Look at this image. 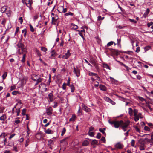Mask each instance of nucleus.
<instances>
[{"label":"nucleus","instance_id":"nucleus-1","mask_svg":"<svg viewBox=\"0 0 153 153\" xmlns=\"http://www.w3.org/2000/svg\"><path fill=\"white\" fill-rule=\"evenodd\" d=\"M108 122L111 125H114V127L116 128H118L120 126L124 131H126V128L128 127L130 123V121L128 120L124 122L123 120L114 121L109 120Z\"/></svg>","mask_w":153,"mask_h":153},{"label":"nucleus","instance_id":"nucleus-2","mask_svg":"<svg viewBox=\"0 0 153 153\" xmlns=\"http://www.w3.org/2000/svg\"><path fill=\"white\" fill-rule=\"evenodd\" d=\"M145 137L146 138L144 139V142L146 141H151L153 140V132L151 135L144 134V137Z\"/></svg>","mask_w":153,"mask_h":153},{"label":"nucleus","instance_id":"nucleus-3","mask_svg":"<svg viewBox=\"0 0 153 153\" xmlns=\"http://www.w3.org/2000/svg\"><path fill=\"white\" fill-rule=\"evenodd\" d=\"M22 2L24 4H25L26 6L29 8L31 7L33 4L32 0H22Z\"/></svg>","mask_w":153,"mask_h":153},{"label":"nucleus","instance_id":"nucleus-4","mask_svg":"<svg viewBox=\"0 0 153 153\" xmlns=\"http://www.w3.org/2000/svg\"><path fill=\"white\" fill-rule=\"evenodd\" d=\"M110 50L111 52L114 55H118L120 54V53H122L123 52L121 51H119L115 49H113L112 48L110 49Z\"/></svg>","mask_w":153,"mask_h":153},{"label":"nucleus","instance_id":"nucleus-5","mask_svg":"<svg viewBox=\"0 0 153 153\" xmlns=\"http://www.w3.org/2000/svg\"><path fill=\"white\" fill-rule=\"evenodd\" d=\"M138 143L140 149V150H143V139H140L138 141Z\"/></svg>","mask_w":153,"mask_h":153},{"label":"nucleus","instance_id":"nucleus-6","mask_svg":"<svg viewBox=\"0 0 153 153\" xmlns=\"http://www.w3.org/2000/svg\"><path fill=\"white\" fill-rule=\"evenodd\" d=\"M89 62L93 65L95 67L97 70L99 69V66L98 64L96 62L95 60L91 59H90Z\"/></svg>","mask_w":153,"mask_h":153},{"label":"nucleus","instance_id":"nucleus-7","mask_svg":"<svg viewBox=\"0 0 153 153\" xmlns=\"http://www.w3.org/2000/svg\"><path fill=\"white\" fill-rule=\"evenodd\" d=\"M73 68L74 73L75 74L76 76L77 77H79L80 76V71L79 69L77 68V67H76V68L74 66V67Z\"/></svg>","mask_w":153,"mask_h":153},{"label":"nucleus","instance_id":"nucleus-8","mask_svg":"<svg viewBox=\"0 0 153 153\" xmlns=\"http://www.w3.org/2000/svg\"><path fill=\"white\" fill-rule=\"evenodd\" d=\"M32 79H33L34 81H36V82L35 84V85H38L39 83L41 82L42 80H43V78H39L38 79L36 78V79L34 78L33 77L32 78Z\"/></svg>","mask_w":153,"mask_h":153},{"label":"nucleus","instance_id":"nucleus-9","mask_svg":"<svg viewBox=\"0 0 153 153\" xmlns=\"http://www.w3.org/2000/svg\"><path fill=\"white\" fill-rule=\"evenodd\" d=\"M71 53H70V51L68 50L67 51V52L65 54L63 55L62 57V59H67L70 56Z\"/></svg>","mask_w":153,"mask_h":153},{"label":"nucleus","instance_id":"nucleus-10","mask_svg":"<svg viewBox=\"0 0 153 153\" xmlns=\"http://www.w3.org/2000/svg\"><path fill=\"white\" fill-rule=\"evenodd\" d=\"M46 111L47 114L48 115H50L52 114V108L51 107H49L46 109Z\"/></svg>","mask_w":153,"mask_h":153},{"label":"nucleus","instance_id":"nucleus-11","mask_svg":"<svg viewBox=\"0 0 153 153\" xmlns=\"http://www.w3.org/2000/svg\"><path fill=\"white\" fill-rule=\"evenodd\" d=\"M7 7L6 6H4L2 7L1 9V11L2 13H6L7 14H8V13L7 12Z\"/></svg>","mask_w":153,"mask_h":153},{"label":"nucleus","instance_id":"nucleus-12","mask_svg":"<svg viewBox=\"0 0 153 153\" xmlns=\"http://www.w3.org/2000/svg\"><path fill=\"white\" fill-rule=\"evenodd\" d=\"M58 18V16H56L55 17H52V18L51 24H52L56 25V22Z\"/></svg>","mask_w":153,"mask_h":153},{"label":"nucleus","instance_id":"nucleus-13","mask_svg":"<svg viewBox=\"0 0 153 153\" xmlns=\"http://www.w3.org/2000/svg\"><path fill=\"white\" fill-rule=\"evenodd\" d=\"M21 108H20L17 107V106L15 109V114H16V116H19L20 114V109Z\"/></svg>","mask_w":153,"mask_h":153},{"label":"nucleus","instance_id":"nucleus-14","mask_svg":"<svg viewBox=\"0 0 153 153\" xmlns=\"http://www.w3.org/2000/svg\"><path fill=\"white\" fill-rule=\"evenodd\" d=\"M82 109L85 110L86 112H88L89 111V108L85 105L84 103H82Z\"/></svg>","mask_w":153,"mask_h":153},{"label":"nucleus","instance_id":"nucleus-15","mask_svg":"<svg viewBox=\"0 0 153 153\" xmlns=\"http://www.w3.org/2000/svg\"><path fill=\"white\" fill-rule=\"evenodd\" d=\"M53 144V140L50 139L48 140V145L49 148L51 149H52V145Z\"/></svg>","mask_w":153,"mask_h":153},{"label":"nucleus","instance_id":"nucleus-16","mask_svg":"<svg viewBox=\"0 0 153 153\" xmlns=\"http://www.w3.org/2000/svg\"><path fill=\"white\" fill-rule=\"evenodd\" d=\"M45 132L46 134H52L53 133V131L49 129H48L46 130L45 129Z\"/></svg>","mask_w":153,"mask_h":153},{"label":"nucleus","instance_id":"nucleus-17","mask_svg":"<svg viewBox=\"0 0 153 153\" xmlns=\"http://www.w3.org/2000/svg\"><path fill=\"white\" fill-rule=\"evenodd\" d=\"M48 97L49 99V101L51 102L53 101V97L52 93H50L48 95Z\"/></svg>","mask_w":153,"mask_h":153},{"label":"nucleus","instance_id":"nucleus-18","mask_svg":"<svg viewBox=\"0 0 153 153\" xmlns=\"http://www.w3.org/2000/svg\"><path fill=\"white\" fill-rule=\"evenodd\" d=\"M71 27L72 29L74 30H76L77 29L78 27V26L73 23L71 24Z\"/></svg>","mask_w":153,"mask_h":153},{"label":"nucleus","instance_id":"nucleus-19","mask_svg":"<svg viewBox=\"0 0 153 153\" xmlns=\"http://www.w3.org/2000/svg\"><path fill=\"white\" fill-rule=\"evenodd\" d=\"M7 119V117L5 114H3L0 117V120L4 121Z\"/></svg>","mask_w":153,"mask_h":153},{"label":"nucleus","instance_id":"nucleus-20","mask_svg":"<svg viewBox=\"0 0 153 153\" xmlns=\"http://www.w3.org/2000/svg\"><path fill=\"white\" fill-rule=\"evenodd\" d=\"M99 87L101 90L105 91L106 90V87L104 85H100L99 86Z\"/></svg>","mask_w":153,"mask_h":153},{"label":"nucleus","instance_id":"nucleus-21","mask_svg":"<svg viewBox=\"0 0 153 153\" xmlns=\"http://www.w3.org/2000/svg\"><path fill=\"white\" fill-rule=\"evenodd\" d=\"M116 147L118 149H121L123 148V145L120 143H118L115 145Z\"/></svg>","mask_w":153,"mask_h":153},{"label":"nucleus","instance_id":"nucleus-22","mask_svg":"<svg viewBox=\"0 0 153 153\" xmlns=\"http://www.w3.org/2000/svg\"><path fill=\"white\" fill-rule=\"evenodd\" d=\"M134 116V120L135 121L137 122L139 120V117H140V114H139V115H136Z\"/></svg>","mask_w":153,"mask_h":153},{"label":"nucleus","instance_id":"nucleus-23","mask_svg":"<svg viewBox=\"0 0 153 153\" xmlns=\"http://www.w3.org/2000/svg\"><path fill=\"white\" fill-rule=\"evenodd\" d=\"M98 141L95 139L93 140L91 142V145H97L98 144Z\"/></svg>","mask_w":153,"mask_h":153},{"label":"nucleus","instance_id":"nucleus-24","mask_svg":"<svg viewBox=\"0 0 153 153\" xmlns=\"http://www.w3.org/2000/svg\"><path fill=\"white\" fill-rule=\"evenodd\" d=\"M150 12V10L149 8L146 9V11L144 13V17H146L147 16L149 13Z\"/></svg>","mask_w":153,"mask_h":153},{"label":"nucleus","instance_id":"nucleus-25","mask_svg":"<svg viewBox=\"0 0 153 153\" xmlns=\"http://www.w3.org/2000/svg\"><path fill=\"white\" fill-rule=\"evenodd\" d=\"M104 99L106 101L110 102H111L112 100L109 97H104Z\"/></svg>","mask_w":153,"mask_h":153},{"label":"nucleus","instance_id":"nucleus-26","mask_svg":"<svg viewBox=\"0 0 153 153\" xmlns=\"http://www.w3.org/2000/svg\"><path fill=\"white\" fill-rule=\"evenodd\" d=\"M111 82L114 84H115L117 82V81L115 80L113 78L110 77Z\"/></svg>","mask_w":153,"mask_h":153},{"label":"nucleus","instance_id":"nucleus-27","mask_svg":"<svg viewBox=\"0 0 153 153\" xmlns=\"http://www.w3.org/2000/svg\"><path fill=\"white\" fill-rule=\"evenodd\" d=\"M71 89V92H74L75 91V87L74 85H71L69 86Z\"/></svg>","mask_w":153,"mask_h":153},{"label":"nucleus","instance_id":"nucleus-28","mask_svg":"<svg viewBox=\"0 0 153 153\" xmlns=\"http://www.w3.org/2000/svg\"><path fill=\"white\" fill-rule=\"evenodd\" d=\"M89 75L91 76H95L96 77L97 76H98L97 74L92 72H90L89 74Z\"/></svg>","mask_w":153,"mask_h":153},{"label":"nucleus","instance_id":"nucleus-29","mask_svg":"<svg viewBox=\"0 0 153 153\" xmlns=\"http://www.w3.org/2000/svg\"><path fill=\"white\" fill-rule=\"evenodd\" d=\"M76 116L75 115H73L71 118H70L69 119L70 121L74 122L75 121V119Z\"/></svg>","mask_w":153,"mask_h":153},{"label":"nucleus","instance_id":"nucleus-30","mask_svg":"<svg viewBox=\"0 0 153 153\" xmlns=\"http://www.w3.org/2000/svg\"><path fill=\"white\" fill-rule=\"evenodd\" d=\"M89 144V142L87 140H85L82 143V145L83 146H87Z\"/></svg>","mask_w":153,"mask_h":153},{"label":"nucleus","instance_id":"nucleus-31","mask_svg":"<svg viewBox=\"0 0 153 153\" xmlns=\"http://www.w3.org/2000/svg\"><path fill=\"white\" fill-rule=\"evenodd\" d=\"M103 67L104 68H106V69H110V68L109 66L106 63H103Z\"/></svg>","mask_w":153,"mask_h":153},{"label":"nucleus","instance_id":"nucleus-32","mask_svg":"<svg viewBox=\"0 0 153 153\" xmlns=\"http://www.w3.org/2000/svg\"><path fill=\"white\" fill-rule=\"evenodd\" d=\"M51 76L50 74L49 75V78L48 80V81L47 82V84L48 85H50V83L51 82Z\"/></svg>","mask_w":153,"mask_h":153},{"label":"nucleus","instance_id":"nucleus-33","mask_svg":"<svg viewBox=\"0 0 153 153\" xmlns=\"http://www.w3.org/2000/svg\"><path fill=\"white\" fill-rule=\"evenodd\" d=\"M5 109V107L4 106L0 107V113H2L4 112V110Z\"/></svg>","mask_w":153,"mask_h":153},{"label":"nucleus","instance_id":"nucleus-34","mask_svg":"<svg viewBox=\"0 0 153 153\" xmlns=\"http://www.w3.org/2000/svg\"><path fill=\"white\" fill-rule=\"evenodd\" d=\"M17 46L18 47L21 48L22 49V47L23 46V45L21 43H19L17 45Z\"/></svg>","mask_w":153,"mask_h":153},{"label":"nucleus","instance_id":"nucleus-35","mask_svg":"<svg viewBox=\"0 0 153 153\" xmlns=\"http://www.w3.org/2000/svg\"><path fill=\"white\" fill-rule=\"evenodd\" d=\"M61 7L63 9V10L62 12H60L59 10H58V11L59 13H62L63 12L64 13H65L67 12V9L66 8H64L63 6H61Z\"/></svg>","mask_w":153,"mask_h":153},{"label":"nucleus","instance_id":"nucleus-36","mask_svg":"<svg viewBox=\"0 0 153 153\" xmlns=\"http://www.w3.org/2000/svg\"><path fill=\"white\" fill-rule=\"evenodd\" d=\"M74 15V13L71 12H69L68 13H65L64 15L65 16H73Z\"/></svg>","mask_w":153,"mask_h":153},{"label":"nucleus","instance_id":"nucleus-37","mask_svg":"<svg viewBox=\"0 0 153 153\" xmlns=\"http://www.w3.org/2000/svg\"><path fill=\"white\" fill-rule=\"evenodd\" d=\"M129 111L128 113L130 116L133 115V110L131 108H129L128 109Z\"/></svg>","mask_w":153,"mask_h":153},{"label":"nucleus","instance_id":"nucleus-38","mask_svg":"<svg viewBox=\"0 0 153 153\" xmlns=\"http://www.w3.org/2000/svg\"><path fill=\"white\" fill-rule=\"evenodd\" d=\"M36 138L37 139L39 140L41 138V135L39 133H37L36 135Z\"/></svg>","mask_w":153,"mask_h":153},{"label":"nucleus","instance_id":"nucleus-39","mask_svg":"<svg viewBox=\"0 0 153 153\" xmlns=\"http://www.w3.org/2000/svg\"><path fill=\"white\" fill-rule=\"evenodd\" d=\"M114 43V42L111 41L107 44V46L109 47L110 46H111V45H113Z\"/></svg>","mask_w":153,"mask_h":153},{"label":"nucleus","instance_id":"nucleus-40","mask_svg":"<svg viewBox=\"0 0 153 153\" xmlns=\"http://www.w3.org/2000/svg\"><path fill=\"white\" fill-rule=\"evenodd\" d=\"M7 72H5L3 74L2 76L3 79L4 80L6 78V76H7Z\"/></svg>","mask_w":153,"mask_h":153},{"label":"nucleus","instance_id":"nucleus-41","mask_svg":"<svg viewBox=\"0 0 153 153\" xmlns=\"http://www.w3.org/2000/svg\"><path fill=\"white\" fill-rule=\"evenodd\" d=\"M25 57H26L25 54H24L23 55L22 58L21 60V61L23 63L25 61Z\"/></svg>","mask_w":153,"mask_h":153},{"label":"nucleus","instance_id":"nucleus-42","mask_svg":"<svg viewBox=\"0 0 153 153\" xmlns=\"http://www.w3.org/2000/svg\"><path fill=\"white\" fill-rule=\"evenodd\" d=\"M6 136V134L5 133H3L0 135V137L1 138H2L3 139L5 138V137Z\"/></svg>","mask_w":153,"mask_h":153},{"label":"nucleus","instance_id":"nucleus-43","mask_svg":"<svg viewBox=\"0 0 153 153\" xmlns=\"http://www.w3.org/2000/svg\"><path fill=\"white\" fill-rule=\"evenodd\" d=\"M151 48V46H147L144 48V50L145 52L149 50Z\"/></svg>","mask_w":153,"mask_h":153},{"label":"nucleus","instance_id":"nucleus-44","mask_svg":"<svg viewBox=\"0 0 153 153\" xmlns=\"http://www.w3.org/2000/svg\"><path fill=\"white\" fill-rule=\"evenodd\" d=\"M17 104H16V105L14 106L13 108L12 109V113L13 114H15V109H16V107L17 106Z\"/></svg>","mask_w":153,"mask_h":153},{"label":"nucleus","instance_id":"nucleus-45","mask_svg":"<svg viewBox=\"0 0 153 153\" xmlns=\"http://www.w3.org/2000/svg\"><path fill=\"white\" fill-rule=\"evenodd\" d=\"M16 104H17V105H18V104H19L20 105V107L19 108H21L22 106V102H21V100H19L18 101V102Z\"/></svg>","mask_w":153,"mask_h":153},{"label":"nucleus","instance_id":"nucleus-46","mask_svg":"<svg viewBox=\"0 0 153 153\" xmlns=\"http://www.w3.org/2000/svg\"><path fill=\"white\" fill-rule=\"evenodd\" d=\"M30 140L29 139H27L26 141V143L25 144V147H27L28 145Z\"/></svg>","mask_w":153,"mask_h":153},{"label":"nucleus","instance_id":"nucleus-47","mask_svg":"<svg viewBox=\"0 0 153 153\" xmlns=\"http://www.w3.org/2000/svg\"><path fill=\"white\" fill-rule=\"evenodd\" d=\"M146 107H148L151 110H152L149 102H146Z\"/></svg>","mask_w":153,"mask_h":153},{"label":"nucleus","instance_id":"nucleus-48","mask_svg":"<svg viewBox=\"0 0 153 153\" xmlns=\"http://www.w3.org/2000/svg\"><path fill=\"white\" fill-rule=\"evenodd\" d=\"M41 50L43 51V52L46 53L47 51V49L46 48L44 47H41Z\"/></svg>","mask_w":153,"mask_h":153},{"label":"nucleus","instance_id":"nucleus-49","mask_svg":"<svg viewBox=\"0 0 153 153\" xmlns=\"http://www.w3.org/2000/svg\"><path fill=\"white\" fill-rule=\"evenodd\" d=\"M36 51L38 56H41V54L39 51V50L36 49Z\"/></svg>","mask_w":153,"mask_h":153},{"label":"nucleus","instance_id":"nucleus-50","mask_svg":"<svg viewBox=\"0 0 153 153\" xmlns=\"http://www.w3.org/2000/svg\"><path fill=\"white\" fill-rule=\"evenodd\" d=\"M12 94L13 95H16L18 94H20L19 92L17 91H14L12 92Z\"/></svg>","mask_w":153,"mask_h":153},{"label":"nucleus","instance_id":"nucleus-51","mask_svg":"<svg viewBox=\"0 0 153 153\" xmlns=\"http://www.w3.org/2000/svg\"><path fill=\"white\" fill-rule=\"evenodd\" d=\"M99 131L100 132L102 133L105 136L106 135V134L105 132L104 131H103L102 128H100L99 129Z\"/></svg>","mask_w":153,"mask_h":153},{"label":"nucleus","instance_id":"nucleus-52","mask_svg":"<svg viewBox=\"0 0 153 153\" xmlns=\"http://www.w3.org/2000/svg\"><path fill=\"white\" fill-rule=\"evenodd\" d=\"M144 130L147 131H150V128L146 126H145L144 127Z\"/></svg>","mask_w":153,"mask_h":153},{"label":"nucleus","instance_id":"nucleus-53","mask_svg":"<svg viewBox=\"0 0 153 153\" xmlns=\"http://www.w3.org/2000/svg\"><path fill=\"white\" fill-rule=\"evenodd\" d=\"M88 134L90 136L94 137V132L89 131L88 132Z\"/></svg>","mask_w":153,"mask_h":153},{"label":"nucleus","instance_id":"nucleus-54","mask_svg":"<svg viewBox=\"0 0 153 153\" xmlns=\"http://www.w3.org/2000/svg\"><path fill=\"white\" fill-rule=\"evenodd\" d=\"M66 131V129L65 128H63L62 130L61 133L62 136L65 134V133Z\"/></svg>","mask_w":153,"mask_h":153},{"label":"nucleus","instance_id":"nucleus-55","mask_svg":"<svg viewBox=\"0 0 153 153\" xmlns=\"http://www.w3.org/2000/svg\"><path fill=\"white\" fill-rule=\"evenodd\" d=\"M26 109L25 108L23 109L22 110V113L23 115L24 116L26 114L25 113L26 112Z\"/></svg>","mask_w":153,"mask_h":153},{"label":"nucleus","instance_id":"nucleus-56","mask_svg":"<svg viewBox=\"0 0 153 153\" xmlns=\"http://www.w3.org/2000/svg\"><path fill=\"white\" fill-rule=\"evenodd\" d=\"M131 145L132 147H135V140H134L133 139L131 140Z\"/></svg>","mask_w":153,"mask_h":153},{"label":"nucleus","instance_id":"nucleus-57","mask_svg":"<svg viewBox=\"0 0 153 153\" xmlns=\"http://www.w3.org/2000/svg\"><path fill=\"white\" fill-rule=\"evenodd\" d=\"M129 20L131 22L133 23H137V21L134 19H129Z\"/></svg>","mask_w":153,"mask_h":153},{"label":"nucleus","instance_id":"nucleus-58","mask_svg":"<svg viewBox=\"0 0 153 153\" xmlns=\"http://www.w3.org/2000/svg\"><path fill=\"white\" fill-rule=\"evenodd\" d=\"M101 134L100 133H98L96 136V138L98 139H100L101 137Z\"/></svg>","mask_w":153,"mask_h":153},{"label":"nucleus","instance_id":"nucleus-59","mask_svg":"<svg viewBox=\"0 0 153 153\" xmlns=\"http://www.w3.org/2000/svg\"><path fill=\"white\" fill-rule=\"evenodd\" d=\"M13 151H15L16 152H17L18 151V150L16 146H14L13 148Z\"/></svg>","mask_w":153,"mask_h":153},{"label":"nucleus","instance_id":"nucleus-60","mask_svg":"<svg viewBox=\"0 0 153 153\" xmlns=\"http://www.w3.org/2000/svg\"><path fill=\"white\" fill-rule=\"evenodd\" d=\"M30 31L32 32H33L34 31V29L31 24H30Z\"/></svg>","mask_w":153,"mask_h":153},{"label":"nucleus","instance_id":"nucleus-61","mask_svg":"<svg viewBox=\"0 0 153 153\" xmlns=\"http://www.w3.org/2000/svg\"><path fill=\"white\" fill-rule=\"evenodd\" d=\"M135 128L136 131L140 133V130L139 128L137 126L135 127Z\"/></svg>","mask_w":153,"mask_h":153},{"label":"nucleus","instance_id":"nucleus-62","mask_svg":"<svg viewBox=\"0 0 153 153\" xmlns=\"http://www.w3.org/2000/svg\"><path fill=\"white\" fill-rule=\"evenodd\" d=\"M153 24V22H150L149 23H148L147 24V27H149L150 26H152Z\"/></svg>","mask_w":153,"mask_h":153},{"label":"nucleus","instance_id":"nucleus-63","mask_svg":"<svg viewBox=\"0 0 153 153\" xmlns=\"http://www.w3.org/2000/svg\"><path fill=\"white\" fill-rule=\"evenodd\" d=\"M66 84L65 83H63L62 85V88L63 90H65L66 89Z\"/></svg>","mask_w":153,"mask_h":153},{"label":"nucleus","instance_id":"nucleus-64","mask_svg":"<svg viewBox=\"0 0 153 153\" xmlns=\"http://www.w3.org/2000/svg\"><path fill=\"white\" fill-rule=\"evenodd\" d=\"M54 104L53 106V108H55L57 107L58 106V104L57 102H54Z\"/></svg>","mask_w":153,"mask_h":153}]
</instances>
